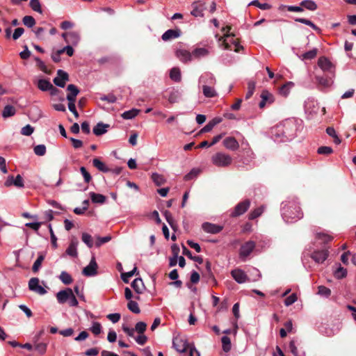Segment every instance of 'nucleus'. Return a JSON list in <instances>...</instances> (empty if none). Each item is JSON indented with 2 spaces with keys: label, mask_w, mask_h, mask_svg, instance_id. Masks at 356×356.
<instances>
[{
  "label": "nucleus",
  "mask_w": 356,
  "mask_h": 356,
  "mask_svg": "<svg viewBox=\"0 0 356 356\" xmlns=\"http://www.w3.org/2000/svg\"><path fill=\"white\" fill-rule=\"evenodd\" d=\"M211 161L218 167H227L232 163V158L223 152H217L211 156Z\"/></svg>",
  "instance_id": "1"
},
{
  "label": "nucleus",
  "mask_w": 356,
  "mask_h": 356,
  "mask_svg": "<svg viewBox=\"0 0 356 356\" xmlns=\"http://www.w3.org/2000/svg\"><path fill=\"white\" fill-rule=\"evenodd\" d=\"M318 65L323 72L329 73L332 76H334L335 66L325 56L320 57L318 60Z\"/></svg>",
  "instance_id": "2"
},
{
  "label": "nucleus",
  "mask_w": 356,
  "mask_h": 356,
  "mask_svg": "<svg viewBox=\"0 0 356 356\" xmlns=\"http://www.w3.org/2000/svg\"><path fill=\"white\" fill-rule=\"evenodd\" d=\"M255 243L252 241H248L243 243L239 250V257L243 261H245L246 258L252 253L255 248Z\"/></svg>",
  "instance_id": "3"
},
{
  "label": "nucleus",
  "mask_w": 356,
  "mask_h": 356,
  "mask_svg": "<svg viewBox=\"0 0 356 356\" xmlns=\"http://www.w3.org/2000/svg\"><path fill=\"white\" fill-rule=\"evenodd\" d=\"M250 206V201L246 199L238 203L234 207V211L231 213L232 217H238L245 213Z\"/></svg>",
  "instance_id": "4"
},
{
  "label": "nucleus",
  "mask_w": 356,
  "mask_h": 356,
  "mask_svg": "<svg viewBox=\"0 0 356 356\" xmlns=\"http://www.w3.org/2000/svg\"><path fill=\"white\" fill-rule=\"evenodd\" d=\"M98 265L95 261V258L93 257L90 264L86 266L83 270L82 274L86 277H92L97 275Z\"/></svg>",
  "instance_id": "5"
},
{
  "label": "nucleus",
  "mask_w": 356,
  "mask_h": 356,
  "mask_svg": "<svg viewBox=\"0 0 356 356\" xmlns=\"http://www.w3.org/2000/svg\"><path fill=\"white\" fill-rule=\"evenodd\" d=\"M172 343L175 348L179 353H185L190 348L186 340L180 337H175Z\"/></svg>",
  "instance_id": "6"
},
{
  "label": "nucleus",
  "mask_w": 356,
  "mask_h": 356,
  "mask_svg": "<svg viewBox=\"0 0 356 356\" xmlns=\"http://www.w3.org/2000/svg\"><path fill=\"white\" fill-rule=\"evenodd\" d=\"M62 37L63 38L66 43L74 46L77 45L80 40L79 34L75 31L63 33L62 34Z\"/></svg>",
  "instance_id": "7"
},
{
  "label": "nucleus",
  "mask_w": 356,
  "mask_h": 356,
  "mask_svg": "<svg viewBox=\"0 0 356 356\" xmlns=\"http://www.w3.org/2000/svg\"><path fill=\"white\" fill-rule=\"evenodd\" d=\"M40 280L38 277H32L29 282V290L34 291L40 295H44L47 293V291L39 284Z\"/></svg>",
  "instance_id": "8"
},
{
  "label": "nucleus",
  "mask_w": 356,
  "mask_h": 356,
  "mask_svg": "<svg viewBox=\"0 0 356 356\" xmlns=\"http://www.w3.org/2000/svg\"><path fill=\"white\" fill-rule=\"evenodd\" d=\"M192 10L191 14L195 17H202L204 16V10L206 9L205 3L201 1H195L192 3Z\"/></svg>",
  "instance_id": "9"
},
{
  "label": "nucleus",
  "mask_w": 356,
  "mask_h": 356,
  "mask_svg": "<svg viewBox=\"0 0 356 356\" xmlns=\"http://www.w3.org/2000/svg\"><path fill=\"white\" fill-rule=\"evenodd\" d=\"M68 80V74L62 70H58L57 71V76L54 79L53 81L56 86L63 88Z\"/></svg>",
  "instance_id": "10"
},
{
  "label": "nucleus",
  "mask_w": 356,
  "mask_h": 356,
  "mask_svg": "<svg viewBox=\"0 0 356 356\" xmlns=\"http://www.w3.org/2000/svg\"><path fill=\"white\" fill-rule=\"evenodd\" d=\"M231 275L234 280L239 284L245 283L249 280L248 277L245 273L239 268L232 270L231 271Z\"/></svg>",
  "instance_id": "11"
},
{
  "label": "nucleus",
  "mask_w": 356,
  "mask_h": 356,
  "mask_svg": "<svg viewBox=\"0 0 356 356\" xmlns=\"http://www.w3.org/2000/svg\"><path fill=\"white\" fill-rule=\"evenodd\" d=\"M329 256V251L327 250H316L312 254L311 257L316 262L321 264L325 261Z\"/></svg>",
  "instance_id": "12"
},
{
  "label": "nucleus",
  "mask_w": 356,
  "mask_h": 356,
  "mask_svg": "<svg viewBox=\"0 0 356 356\" xmlns=\"http://www.w3.org/2000/svg\"><path fill=\"white\" fill-rule=\"evenodd\" d=\"M315 80L318 86L322 88H328L333 83L332 77H328L327 76H321L316 74L315 76Z\"/></svg>",
  "instance_id": "13"
},
{
  "label": "nucleus",
  "mask_w": 356,
  "mask_h": 356,
  "mask_svg": "<svg viewBox=\"0 0 356 356\" xmlns=\"http://www.w3.org/2000/svg\"><path fill=\"white\" fill-rule=\"evenodd\" d=\"M202 227L204 232L213 234H218L222 230V226L212 224L210 222L203 223Z\"/></svg>",
  "instance_id": "14"
},
{
  "label": "nucleus",
  "mask_w": 356,
  "mask_h": 356,
  "mask_svg": "<svg viewBox=\"0 0 356 356\" xmlns=\"http://www.w3.org/2000/svg\"><path fill=\"white\" fill-rule=\"evenodd\" d=\"M224 146L232 151L237 150L239 148V144L234 137H227L223 140Z\"/></svg>",
  "instance_id": "15"
},
{
  "label": "nucleus",
  "mask_w": 356,
  "mask_h": 356,
  "mask_svg": "<svg viewBox=\"0 0 356 356\" xmlns=\"http://www.w3.org/2000/svg\"><path fill=\"white\" fill-rule=\"evenodd\" d=\"M181 33L180 29H168L162 35L161 38L164 41H168L179 37Z\"/></svg>",
  "instance_id": "16"
},
{
  "label": "nucleus",
  "mask_w": 356,
  "mask_h": 356,
  "mask_svg": "<svg viewBox=\"0 0 356 356\" xmlns=\"http://www.w3.org/2000/svg\"><path fill=\"white\" fill-rule=\"evenodd\" d=\"M72 290L70 288H67L65 290L60 291L56 294V298L58 302L60 304H63L66 302L69 298L70 297V294L72 293Z\"/></svg>",
  "instance_id": "17"
},
{
  "label": "nucleus",
  "mask_w": 356,
  "mask_h": 356,
  "mask_svg": "<svg viewBox=\"0 0 356 356\" xmlns=\"http://www.w3.org/2000/svg\"><path fill=\"white\" fill-rule=\"evenodd\" d=\"M67 90L69 92L67 95L68 102H76V97L79 93V88L74 84H70L67 87Z\"/></svg>",
  "instance_id": "18"
},
{
  "label": "nucleus",
  "mask_w": 356,
  "mask_h": 356,
  "mask_svg": "<svg viewBox=\"0 0 356 356\" xmlns=\"http://www.w3.org/2000/svg\"><path fill=\"white\" fill-rule=\"evenodd\" d=\"M79 243L78 240L76 238H72L70 243L69 247L66 250V253L73 257H77L76 247Z\"/></svg>",
  "instance_id": "19"
},
{
  "label": "nucleus",
  "mask_w": 356,
  "mask_h": 356,
  "mask_svg": "<svg viewBox=\"0 0 356 356\" xmlns=\"http://www.w3.org/2000/svg\"><path fill=\"white\" fill-rule=\"evenodd\" d=\"M177 57L182 62H187L191 60L193 58L192 52L187 50L179 49L176 51Z\"/></svg>",
  "instance_id": "20"
},
{
  "label": "nucleus",
  "mask_w": 356,
  "mask_h": 356,
  "mask_svg": "<svg viewBox=\"0 0 356 356\" xmlns=\"http://www.w3.org/2000/svg\"><path fill=\"white\" fill-rule=\"evenodd\" d=\"M110 127L108 124H104L103 122H98L97 125L93 128V133L96 136H101L107 132V128Z\"/></svg>",
  "instance_id": "21"
},
{
  "label": "nucleus",
  "mask_w": 356,
  "mask_h": 356,
  "mask_svg": "<svg viewBox=\"0 0 356 356\" xmlns=\"http://www.w3.org/2000/svg\"><path fill=\"white\" fill-rule=\"evenodd\" d=\"M200 83L203 85L213 86L216 83V79L211 74H204L200 76Z\"/></svg>",
  "instance_id": "22"
},
{
  "label": "nucleus",
  "mask_w": 356,
  "mask_h": 356,
  "mask_svg": "<svg viewBox=\"0 0 356 356\" xmlns=\"http://www.w3.org/2000/svg\"><path fill=\"white\" fill-rule=\"evenodd\" d=\"M131 287L136 293L140 294L143 293L145 288L143 282L141 278H136L131 282Z\"/></svg>",
  "instance_id": "23"
},
{
  "label": "nucleus",
  "mask_w": 356,
  "mask_h": 356,
  "mask_svg": "<svg viewBox=\"0 0 356 356\" xmlns=\"http://www.w3.org/2000/svg\"><path fill=\"white\" fill-rule=\"evenodd\" d=\"M90 197L91 201L95 204L98 203V204H104L106 200V196H104V195L99 194V193H96L95 192H90Z\"/></svg>",
  "instance_id": "24"
},
{
  "label": "nucleus",
  "mask_w": 356,
  "mask_h": 356,
  "mask_svg": "<svg viewBox=\"0 0 356 356\" xmlns=\"http://www.w3.org/2000/svg\"><path fill=\"white\" fill-rule=\"evenodd\" d=\"M202 92L206 97L211 98L217 96L216 91L211 86L202 85Z\"/></svg>",
  "instance_id": "25"
},
{
  "label": "nucleus",
  "mask_w": 356,
  "mask_h": 356,
  "mask_svg": "<svg viewBox=\"0 0 356 356\" xmlns=\"http://www.w3.org/2000/svg\"><path fill=\"white\" fill-rule=\"evenodd\" d=\"M92 164L97 169L102 172H108L110 171V169L106 165V164L101 161L98 158H95L92 160Z\"/></svg>",
  "instance_id": "26"
},
{
  "label": "nucleus",
  "mask_w": 356,
  "mask_h": 356,
  "mask_svg": "<svg viewBox=\"0 0 356 356\" xmlns=\"http://www.w3.org/2000/svg\"><path fill=\"white\" fill-rule=\"evenodd\" d=\"M209 51L208 49L205 48H196L192 51L193 57L195 58H200L202 57H206L209 55Z\"/></svg>",
  "instance_id": "27"
},
{
  "label": "nucleus",
  "mask_w": 356,
  "mask_h": 356,
  "mask_svg": "<svg viewBox=\"0 0 356 356\" xmlns=\"http://www.w3.org/2000/svg\"><path fill=\"white\" fill-rule=\"evenodd\" d=\"M183 248V254L186 256H187L189 259L197 262L198 264H201L203 263V259L200 256H193L191 252L186 248L184 245H182Z\"/></svg>",
  "instance_id": "28"
},
{
  "label": "nucleus",
  "mask_w": 356,
  "mask_h": 356,
  "mask_svg": "<svg viewBox=\"0 0 356 356\" xmlns=\"http://www.w3.org/2000/svg\"><path fill=\"white\" fill-rule=\"evenodd\" d=\"M16 113V108L11 105H6L2 111V117L8 118L15 115Z\"/></svg>",
  "instance_id": "29"
},
{
  "label": "nucleus",
  "mask_w": 356,
  "mask_h": 356,
  "mask_svg": "<svg viewBox=\"0 0 356 356\" xmlns=\"http://www.w3.org/2000/svg\"><path fill=\"white\" fill-rule=\"evenodd\" d=\"M44 259V254L42 252H40L38 259L35 260L32 266V270L33 273H37L39 270Z\"/></svg>",
  "instance_id": "30"
},
{
  "label": "nucleus",
  "mask_w": 356,
  "mask_h": 356,
  "mask_svg": "<svg viewBox=\"0 0 356 356\" xmlns=\"http://www.w3.org/2000/svg\"><path fill=\"white\" fill-rule=\"evenodd\" d=\"M300 6H302V8H305L312 11H314L317 8L316 3L312 0H304L300 2Z\"/></svg>",
  "instance_id": "31"
},
{
  "label": "nucleus",
  "mask_w": 356,
  "mask_h": 356,
  "mask_svg": "<svg viewBox=\"0 0 356 356\" xmlns=\"http://www.w3.org/2000/svg\"><path fill=\"white\" fill-rule=\"evenodd\" d=\"M170 77L172 80L179 82L181 81V72L177 67H173L170 72Z\"/></svg>",
  "instance_id": "32"
},
{
  "label": "nucleus",
  "mask_w": 356,
  "mask_h": 356,
  "mask_svg": "<svg viewBox=\"0 0 356 356\" xmlns=\"http://www.w3.org/2000/svg\"><path fill=\"white\" fill-rule=\"evenodd\" d=\"M38 87L42 91H48L50 87H52V84L46 79H40L38 82Z\"/></svg>",
  "instance_id": "33"
},
{
  "label": "nucleus",
  "mask_w": 356,
  "mask_h": 356,
  "mask_svg": "<svg viewBox=\"0 0 356 356\" xmlns=\"http://www.w3.org/2000/svg\"><path fill=\"white\" fill-rule=\"evenodd\" d=\"M140 112V110L133 108L131 110L124 112L122 117L126 120H131L135 118Z\"/></svg>",
  "instance_id": "34"
},
{
  "label": "nucleus",
  "mask_w": 356,
  "mask_h": 356,
  "mask_svg": "<svg viewBox=\"0 0 356 356\" xmlns=\"http://www.w3.org/2000/svg\"><path fill=\"white\" fill-rule=\"evenodd\" d=\"M35 60L36 61V65L37 67L43 72L50 74L51 73V71L48 70L44 62L39 58L36 57L35 58Z\"/></svg>",
  "instance_id": "35"
},
{
  "label": "nucleus",
  "mask_w": 356,
  "mask_h": 356,
  "mask_svg": "<svg viewBox=\"0 0 356 356\" xmlns=\"http://www.w3.org/2000/svg\"><path fill=\"white\" fill-rule=\"evenodd\" d=\"M59 278L65 284H70L73 281L72 276L65 271L61 272Z\"/></svg>",
  "instance_id": "36"
},
{
  "label": "nucleus",
  "mask_w": 356,
  "mask_h": 356,
  "mask_svg": "<svg viewBox=\"0 0 356 356\" xmlns=\"http://www.w3.org/2000/svg\"><path fill=\"white\" fill-rule=\"evenodd\" d=\"M318 54V49L314 48L302 55V60H312Z\"/></svg>",
  "instance_id": "37"
},
{
  "label": "nucleus",
  "mask_w": 356,
  "mask_h": 356,
  "mask_svg": "<svg viewBox=\"0 0 356 356\" xmlns=\"http://www.w3.org/2000/svg\"><path fill=\"white\" fill-rule=\"evenodd\" d=\"M255 86H256V83L254 81H250L248 83V92L245 95L246 99H250L252 96V95L254 92V90H255Z\"/></svg>",
  "instance_id": "38"
},
{
  "label": "nucleus",
  "mask_w": 356,
  "mask_h": 356,
  "mask_svg": "<svg viewBox=\"0 0 356 356\" xmlns=\"http://www.w3.org/2000/svg\"><path fill=\"white\" fill-rule=\"evenodd\" d=\"M222 349L225 352L227 353L231 350V340L227 337L224 336L221 339Z\"/></svg>",
  "instance_id": "39"
},
{
  "label": "nucleus",
  "mask_w": 356,
  "mask_h": 356,
  "mask_svg": "<svg viewBox=\"0 0 356 356\" xmlns=\"http://www.w3.org/2000/svg\"><path fill=\"white\" fill-rule=\"evenodd\" d=\"M22 22L25 26L29 28L33 27L36 23L35 19L30 15L24 16L22 19Z\"/></svg>",
  "instance_id": "40"
},
{
  "label": "nucleus",
  "mask_w": 356,
  "mask_h": 356,
  "mask_svg": "<svg viewBox=\"0 0 356 356\" xmlns=\"http://www.w3.org/2000/svg\"><path fill=\"white\" fill-rule=\"evenodd\" d=\"M261 98L266 101V103L271 104L274 102L273 95L268 90H263L261 94Z\"/></svg>",
  "instance_id": "41"
},
{
  "label": "nucleus",
  "mask_w": 356,
  "mask_h": 356,
  "mask_svg": "<svg viewBox=\"0 0 356 356\" xmlns=\"http://www.w3.org/2000/svg\"><path fill=\"white\" fill-rule=\"evenodd\" d=\"M128 309L134 314H139L140 309L138 307V303L134 300H129L127 304Z\"/></svg>",
  "instance_id": "42"
},
{
  "label": "nucleus",
  "mask_w": 356,
  "mask_h": 356,
  "mask_svg": "<svg viewBox=\"0 0 356 356\" xmlns=\"http://www.w3.org/2000/svg\"><path fill=\"white\" fill-rule=\"evenodd\" d=\"M264 211V209L262 207H258L253 211H252L249 214L250 220H254L255 218L259 217Z\"/></svg>",
  "instance_id": "43"
},
{
  "label": "nucleus",
  "mask_w": 356,
  "mask_h": 356,
  "mask_svg": "<svg viewBox=\"0 0 356 356\" xmlns=\"http://www.w3.org/2000/svg\"><path fill=\"white\" fill-rule=\"evenodd\" d=\"M318 294L325 298L331 295V290L325 286H319L318 288Z\"/></svg>",
  "instance_id": "44"
},
{
  "label": "nucleus",
  "mask_w": 356,
  "mask_h": 356,
  "mask_svg": "<svg viewBox=\"0 0 356 356\" xmlns=\"http://www.w3.org/2000/svg\"><path fill=\"white\" fill-rule=\"evenodd\" d=\"M334 276L337 279H342L345 277L347 275V270L346 268L339 266L335 271H334Z\"/></svg>",
  "instance_id": "45"
},
{
  "label": "nucleus",
  "mask_w": 356,
  "mask_h": 356,
  "mask_svg": "<svg viewBox=\"0 0 356 356\" xmlns=\"http://www.w3.org/2000/svg\"><path fill=\"white\" fill-rule=\"evenodd\" d=\"M152 179L157 186H161L165 183V179L163 176L157 173H153L152 175Z\"/></svg>",
  "instance_id": "46"
},
{
  "label": "nucleus",
  "mask_w": 356,
  "mask_h": 356,
  "mask_svg": "<svg viewBox=\"0 0 356 356\" xmlns=\"http://www.w3.org/2000/svg\"><path fill=\"white\" fill-rule=\"evenodd\" d=\"M30 6L34 11L38 12L40 14L42 13L41 5L39 0H31Z\"/></svg>",
  "instance_id": "47"
},
{
  "label": "nucleus",
  "mask_w": 356,
  "mask_h": 356,
  "mask_svg": "<svg viewBox=\"0 0 356 356\" xmlns=\"http://www.w3.org/2000/svg\"><path fill=\"white\" fill-rule=\"evenodd\" d=\"M293 86L292 82H287L284 84L280 89V92L283 96H286L289 92V88Z\"/></svg>",
  "instance_id": "48"
},
{
  "label": "nucleus",
  "mask_w": 356,
  "mask_h": 356,
  "mask_svg": "<svg viewBox=\"0 0 356 356\" xmlns=\"http://www.w3.org/2000/svg\"><path fill=\"white\" fill-rule=\"evenodd\" d=\"M81 239L83 243H85L88 248H92L93 245L92 239L91 235L88 233H83Z\"/></svg>",
  "instance_id": "49"
},
{
  "label": "nucleus",
  "mask_w": 356,
  "mask_h": 356,
  "mask_svg": "<svg viewBox=\"0 0 356 356\" xmlns=\"http://www.w3.org/2000/svg\"><path fill=\"white\" fill-rule=\"evenodd\" d=\"M136 270H137V268L134 267V268L129 272L122 273L121 274V277H122V280H123V282L125 283H129V278L132 277L136 273Z\"/></svg>",
  "instance_id": "50"
},
{
  "label": "nucleus",
  "mask_w": 356,
  "mask_h": 356,
  "mask_svg": "<svg viewBox=\"0 0 356 356\" xmlns=\"http://www.w3.org/2000/svg\"><path fill=\"white\" fill-rule=\"evenodd\" d=\"M34 153L38 156H44L46 154L44 145H38L33 149Z\"/></svg>",
  "instance_id": "51"
},
{
  "label": "nucleus",
  "mask_w": 356,
  "mask_h": 356,
  "mask_svg": "<svg viewBox=\"0 0 356 356\" xmlns=\"http://www.w3.org/2000/svg\"><path fill=\"white\" fill-rule=\"evenodd\" d=\"M317 152L319 154L329 155L333 152V149L328 146H321L318 148Z\"/></svg>",
  "instance_id": "52"
},
{
  "label": "nucleus",
  "mask_w": 356,
  "mask_h": 356,
  "mask_svg": "<svg viewBox=\"0 0 356 356\" xmlns=\"http://www.w3.org/2000/svg\"><path fill=\"white\" fill-rule=\"evenodd\" d=\"M202 276L207 279V281L211 280L214 285L217 284V282L214 277L212 270H204Z\"/></svg>",
  "instance_id": "53"
},
{
  "label": "nucleus",
  "mask_w": 356,
  "mask_h": 356,
  "mask_svg": "<svg viewBox=\"0 0 356 356\" xmlns=\"http://www.w3.org/2000/svg\"><path fill=\"white\" fill-rule=\"evenodd\" d=\"M147 329V324L144 322H138L136 324L135 330L139 334H143Z\"/></svg>",
  "instance_id": "54"
},
{
  "label": "nucleus",
  "mask_w": 356,
  "mask_h": 356,
  "mask_svg": "<svg viewBox=\"0 0 356 356\" xmlns=\"http://www.w3.org/2000/svg\"><path fill=\"white\" fill-rule=\"evenodd\" d=\"M111 239V237L110 236H106L104 237L98 236L97 238V241L95 242V245L97 247H100L102 244L110 241Z\"/></svg>",
  "instance_id": "55"
},
{
  "label": "nucleus",
  "mask_w": 356,
  "mask_h": 356,
  "mask_svg": "<svg viewBox=\"0 0 356 356\" xmlns=\"http://www.w3.org/2000/svg\"><path fill=\"white\" fill-rule=\"evenodd\" d=\"M34 131V129L33 127H31L30 124H27L25 127H24L21 130V134L24 136H31Z\"/></svg>",
  "instance_id": "56"
},
{
  "label": "nucleus",
  "mask_w": 356,
  "mask_h": 356,
  "mask_svg": "<svg viewBox=\"0 0 356 356\" xmlns=\"http://www.w3.org/2000/svg\"><path fill=\"white\" fill-rule=\"evenodd\" d=\"M297 299H298V298H297L296 294L292 293L291 295H290L285 299L284 304L287 307L290 306V305H293L297 300Z\"/></svg>",
  "instance_id": "57"
},
{
  "label": "nucleus",
  "mask_w": 356,
  "mask_h": 356,
  "mask_svg": "<svg viewBox=\"0 0 356 356\" xmlns=\"http://www.w3.org/2000/svg\"><path fill=\"white\" fill-rule=\"evenodd\" d=\"M90 330L95 335L100 334L102 331L101 324L98 322H94L92 326L90 328Z\"/></svg>",
  "instance_id": "58"
},
{
  "label": "nucleus",
  "mask_w": 356,
  "mask_h": 356,
  "mask_svg": "<svg viewBox=\"0 0 356 356\" xmlns=\"http://www.w3.org/2000/svg\"><path fill=\"white\" fill-rule=\"evenodd\" d=\"M80 171L84 178V181L86 183H89L91 181L92 177L90 174L87 171L86 168L85 167H81Z\"/></svg>",
  "instance_id": "59"
},
{
  "label": "nucleus",
  "mask_w": 356,
  "mask_h": 356,
  "mask_svg": "<svg viewBox=\"0 0 356 356\" xmlns=\"http://www.w3.org/2000/svg\"><path fill=\"white\" fill-rule=\"evenodd\" d=\"M100 99L102 101L108 102V103H115L117 101L116 97L113 94L104 95L100 97Z\"/></svg>",
  "instance_id": "60"
},
{
  "label": "nucleus",
  "mask_w": 356,
  "mask_h": 356,
  "mask_svg": "<svg viewBox=\"0 0 356 356\" xmlns=\"http://www.w3.org/2000/svg\"><path fill=\"white\" fill-rule=\"evenodd\" d=\"M24 32V29L23 28H22V27L17 28L13 34V39L14 40H17L22 35Z\"/></svg>",
  "instance_id": "61"
},
{
  "label": "nucleus",
  "mask_w": 356,
  "mask_h": 356,
  "mask_svg": "<svg viewBox=\"0 0 356 356\" xmlns=\"http://www.w3.org/2000/svg\"><path fill=\"white\" fill-rule=\"evenodd\" d=\"M318 239L321 240L323 243H328L332 240V237L325 234L319 233L317 234Z\"/></svg>",
  "instance_id": "62"
},
{
  "label": "nucleus",
  "mask_w": 356,
  "mask_h": 356,
  "mask_svg": "<svg viewBox=\"0 0 356 356\" xmlns=\"http://www.w3.org/2000/svg\"><path fill=\"white\" fill-rule=\"evenodd\" d=\"M13 185L19 188L24 187V181L20 175H17V177L13 181Z\"/></svg>",
  "instance_id": "63"
},
{
  "label": "nucleus",
  "mask_w": 356,
  "mask_h": 356,
  "mask_svg": "<svg viewBox=\"0 0 356 356\" xmlns=\"http://www.w3.org/2000/svg\"><path fill=\"white\" fill-rule=\"evenodd\" d=\"M63 54V50L59 49L51 54V58L55 63L60 61V55Z\"/></svg>",
  "instance_id": "64"
}]
</instances>
